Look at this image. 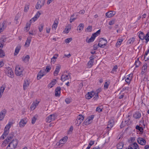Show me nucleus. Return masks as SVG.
I'll use <instances>...</instances> for the list:
<instances>
[{
  "instance_id": "obj_1",
  "label": "nucleus",
  "mask_w": 149,
  "mask_h": 149,
  "mask_svg": "<svg viewBox=\"0 0 149 149\" xmlns=\"http://www.w3.org/2000/svg\"><path fill=\"white\" fill-rule=\"evenodd\" d=\"M6 74L9 77L13 78L14 77V73L12 69L10 67H6L5 70Z\"/></svg>"
},
{
  "instance_id": "obj_2",
  "label": "nucleus",
  "mask_w": 149,
  "mask_h": 149,
  "mask_svg": "<svg viewBox=\"0 0 149 149\" xmlns=\"http://www.w3.org/2000/svg\"><path fill=\"white\" fill-rule=\"evenodd\" d=\"M100 30L99 29L96 32L93 33L92 35L90 38L88 40H87V39L88 38V37L87 38V39L86 40V42L88 43H90L91 42H92L94 41V39L95 38L100 34Z\"/></svg>"
},
{
  "instance_id": "obj_3",
  "label": "nucleus",
  "mask_w": 149,
  "mask_h": 149,
  "mask_svg": "<svg viewBox=\"0 0 149 149\" xmlns=\"http://www.w3.org/2000/svg\"><path fill=\"white\" fill-rule=\"evenodd\" d=\"M23 71V68H21L20 66L19 65H18L16 66L15 69V73L17 76H20L22 75Z\"/></svg>"
},
{
  "instance_id": "obj_4",
  "label": "nucleus",
  "mask_w": 149,
  "mask_h": 149,
  "mask_svg": "<svg viewBox=\"0 0 149 149\" xmlns=\"http://www.w3.org/2000/svg\"><path fill=\"white\" fill-rule=\"evenodd\" d=\"M107 41L103 38L100 39L99 42L98 44V46L101 48H104L107 44Z\"/></svg>"
},
{
  "instance_id": "obj_5",
  "label": "nucleus",
  "mask_w": 149,
  "mask_h": 149,
  "mask_svg": "<svg viewBox=\"0 0 149 149\" xmlns=\"http://www.w3.org/2000/svg\"><path fill=\"white\" fill-rule=\"evenodd\" d=\"M57 117L56 114H51L46 118V121L47 122L50 123L52 121L54 120Z\"/></svg>"
},
{
  "instance_id": "obj_6",
  "label": "nucleus",
  "mask_w": 149,
  "mask_h": 149,
  "mask_svg": "<svg viewBox=\"0 0 149 149\" xmlns=\"http://www.w3.org/2000/svg\"><path fill=\"white\" fill-rule=\"evenodd\" d=\"M68 138V137L67 136L64 137L60 140L57 143L56 145L58 146H62L67 141Z\"/></svg>"
},
{
  "instance_id": "obj_7",
  "label": "nucleus",
  "mask_w": 149,
  "mask_h": 149,
  "mask_svg": "<svg viewBox=\"0 0 149 149\" xmlns=\"http://www.w3.org/2000/svg\"><path fill=\"white\" fill-rule=\"evenodd\" d=\"M45 3V0H39L36 6V8L37 9H40L44 6Z\"/></svg>"
},
{
  "instance_id": "obj_8",
  "label": "nucleus",
  "mask_w": 149,
  "mask_h": 149,
  "mask_svg": "<svg viewBox=\"0 0 149 149\" xmlns=\"http://www.w3.org/2000/svg\"><path fill=\"white\" fill-rule=\"evenodd\" d=\"M70 74L69 73L64 74L62 75L61 77V80L63 81L70 79Z\"/></svg>"
},
{
  "instance_id": "obj_9",
  "label": "nucleus",
  "mask_w": 149,
  "mask_h": 149,
  "mask_svg": "<svg viewBox=\"0 0 149 149\" xmlns=\"http://www.w3.org/2000/svg\"><path fill=\"white\" fill-rule=\"evenodd\" d=\"M18 143V140L16 139H14L10 142L9 144L15 149L17 147Z\"/></svg>"
},
{
  "instance_id": "obj_10",
  "label": "nucleus",
  "mask_w": 149,
  "mask_h": 149,
  "mask_svg": "<svg viewBox=\"0 0 149 149\" xmlns=\"http://www.w3.org/2000/svg\"><path fill=\"white\" fill-rule=\"evenodd\" d=\"M18 143V140L16 139H14L10 142L9 144L15 149L17 147Z\"/></svg>"
},
{
  "instance_id": "obj_11",
  "label": "nucleus",
  "mask_w": 149,
  "mask_h": 149,
  "mask_svg": "<svg viewBox=\"0 0 149 149\" xmlns=\"http://www.w3.org/2000/svg\"><path fill=\"white\" fill-rule=\"evenodd\" d=\"M94 118V115H92L91 117H88L84 122V124L86 125H88L91 123Z\"/></svg>"
},
{
  "instance_id": "obj_12",
  "label": "nucleus",
  "mask_w": 149,
  "mask_h": 149,
  "mask_svg": "<svg viewBox=\"0 0 149 149\" xmlns=\"http://www.w3.org/2000/svg\"><path fill=\"white\" fill-rule=\"evenodd\" d=\"M95 94V92L92 91L91 92H88L85 95V97L88 100L90 99L93 97Z\"/></svg>"
},
{
  "instance_id": "obj_13",
  "label": "nucleus",
  "mask_w": 149,
  "mask_h": 149,
  "mask_svg": "<svg viewBox=\"0 0 149 149\" xmlns=\"http://www.w3.org/2000/svg\"><path fill=\"white\" fill-rule=\"evenodd\" d=\"M41 13L39 12H38L36 14L34 17L30 20V23H31L32 22H34L35 21H36L37 19L39 17Z\"/></svg>"
},
{
  "instance_id": "obj_14",
  "label": "nucleus",
  "mask_w": 149,
  "mask_h": 149,
  "mask_svg": "<svg viewBox=\"0 0 149 149\" xmlns=\"http://www.w3.org/2000/svg\"><path fill=\"white\" fill-rule=\"evenodd\" d=\"M27 120L26 119H22L21 120L19 123V125L20 127H24L26 124Z\"/></svg>"
},
{
  "instance_id": "obj_15",
  "label": "nucleus",
  "mask_w": 149,
  "mask_h": 149,
  "mask_svg": "<svg viewBox=\"0 0 149 149\" xmlns=\"http://www.w3.org/2000/svg\"><path fill=\"white\" fill-rule=\"evenodd\" d=\"M116 14V12L113 11H110L107 13L106 15L107 17L109 18L113 17Z\"/></svg>"
},
{
  "instance_id": "obj_16",
  "label": "nucleus",
  "mask_w": 149,
  "mask_h": 149,
  "mask_svg": "<svg viewBox=\"0 0 149 149\" xmlns=\"http://www.w3.org/2000/svg\"><path fill=\"white\" fill-rule=\"evenodd\" d=\"M137 141L138 143L142 145H145L146 143V141L143 138L139 137Z\"/></svg>"
},
{
  "instance_id": "obj_17",
  "label": "nucleus",
  "mask_w": 149,
  "mask_h": 149,
  "mask_svg": "<svg viewBox=\"0 0 149 149\" xmlns=\"http://www.w3.org/2000/svg\"><path fill=\"white\" fill-rule=\"evenodd\" d=\"M14 137V133L13 132L10 133L6 139L9 142L12 141L13 138Z\"/></svg>"
},
{
  "instance_id": "obj_18",
  "label": "nucleus",
  "mask_w": 149,
  "mask_h": 149,
  "mask_svg": "<svg viewBox=\"0 0 149 149\" xmlns=\"http://www.w3.org/2000/svg\"><path fill=\"white\" fill-rule=\"evenodd\" d=\"M6 113V111L4 109L1 111L0 113V121L2 120L4 118Z\"/></svg>"
},
{
  "instance_id": "obj_19",
  "label": "nucleus",
  "mask_w": 149,
  "mask_h": 149,
  "mask_svg": "<svg viewBox=\"0 0 149 149\" xmlns=\"http://www.w3.org/2000/svg\"><path fill=\"white\" fill-rule=\"evenodd\" d=\"M39 103V102L37 101H36L35 102H34L32 104L30 108L31 110H34L36 106H37Z\"/></svg>"
},
{
  "instance_id": "obj_20",
  "label": "nucleus",
  "mask_w": 149,
  "mask_h": 149,
  "mask_svg": "<svg viewBox=\"0 0 149 149\" xmlns=\"http://www.w3.org/2000/svg\"><path fill=\"white\" fill-rule=\"evenodd\" d=\"M61 88L60 87H57L55 90V95L56 97L59 96L61 93Z\"/></svg>"
},
{
  "instance_id": "obj_21",
  "label": "nucleus",
  "mask_w": 149,
  "mask_h": 149,
  "mask_svg": "<svg viewBox=\"0 0 149 149\" xmlns=\"http://www.w3.org/2000/svg\"><path fill=\"white\" fill-rule=\"evenodd\" d=\"M29 83L27 80H25L24 81L23 84V88L24 90H26L29 86Z\"/></svg>"
},
{
  "instance_id": "obj_22",
  "label": "nucleus",
  "mask_w": 149,
  "mask_h": 149,
  "mask_svg": "<svg viewBox=\"0 0 149 149\" xmlns=\"http://www.w3.org/2000/svg\"><path fill=\"white\" fill-rule=\"evenodd\" d=\"M60 68L61 67L60 65H58L56 66L54 73V76H57L58 74V73L59 72Z\"/></svg>"
},
{
  "instance_id": "obj_23",
  "label": "nucleus",
  "mask_w": 149,
  "mask_h": 149,
  "mask_svg": "<svg viewBox=\"0 0 149 149\" xmlns=\"http://www.w3.org/2000/svg\"><path fill=\"white\" fill-rule=\"evenodd\" d=\"M132 75L130 74L126 77L125 81L128 84H129L132 79Z\"/></svg>"
},
{
  "instance_id": "obj_24",
  "label": "nucleus",
  "mask_w": 149,
  "mask_h": 149,
  "mask_svg": "<svg viewBox=\"0 0 149 149\" xmlns=\"http://www.w3.org/2000/svg\"><path fill=\"white\" fill-rule=\"evenodd\" d=\"M149 59V49L146 51L144 57V59L145 61H147Z\"/></svg>"
},
{
  "instance_id": "obj_25",
  "label": "nucleus",
  "mask_w": 149,
  "mask_h": 149,
  "mask_svg": "<svg viewBox=\"0 0 149 149\" xmlns=\"http://www.w3.org/2000/svg\"><path fill=\"white\" fill-rule=\"evenodd\" d=\"M84 119V117L83 116L81 115H79L77 119V120L78 119L79 120V122H78V123H77L78 125H79L81 124L82 121Z\"/></svg>"
},
{
  "instance_id": "obj_26",
  "label": "nucleus",
  "mask_w": 149,
  "mask_h": 149,
  "mask_svg": "<svg viewBox=\"0 0 149 149\" xmlns=\"http://www.w3.org/2000/svg\"><path fill=\"white\" fill-rule=\"evenodd\" d=\"M3 47L2 44L0 43V57H3L5 56V54L2 50Z\"/></svg>"
},
{
  "instance_id": "obj_27",
  "label": "nucleus",
  "mask_w": 149,
  "mask_h": 149,
  "mask_svg": "<svg viewBox=\"0 0 149 149\" xmlns=\"http://www.w3.org/2000/svg\"><path fill=\"white\" fill-rule=\"evenodd\" d=\"M31 37H30L27 38L26 43H25V44L24 45L26 47H28L29 46L31 41Z\"/></svg>"
},
{
  "instance_id": "obj_28",
  "label": "nucleus",
  "mask_w": 149,
  "mask_h": 149,
  "mask_svg": "<svg viewBox=\"0 0 149 149\" xmlns=\"http://www.w3.org/2000/svg\"><path fill=\"white\" fill-rule=\"evenodd\" d=\"M56 81L55 79H53L52 82L50 83L48 85V87L50 88L52 87L56 83Z\"/></svg>"
},
{
  "instance_id": "obj_29",
  "label": "nucleus",
  "mask_w": 149,
  "mask_h": 149,
  "mask_svg": "<svg viewBox=\"0 0 149 149\" xmlns=\"http://www.w3.org/2000/svg\"><path fill=\"white\" fill-rule=\"evenodd\" d=\"M130 146L132 147L133 149H140L138 144L135 142L131 144Z\"/></svg>"
},
{
  "instance_id": "obj_30",
  "label": "nucleus",
  "mask_w": 149,
  "mask_h": 149,
  "mask_svg": "<svg viewBox=\"0 0 149 149\" xmlns=\"http://www.w3.org/2000/svg\"><path fill=\"white\" fill-rule=\"evenodd\" d=\"M30 57L29 55H26L25 56H23L22 58V61L24 62H27L29 61Z\"/></svg>"
},
{
  "instance_id": "obj_31",
  "label": "nucleus",
  "mask_w": 149,
  "mask_h": 149,
  "mask_svg": "<svg viewBox=\"0 0 149 149\" xmlns=\"http://www.w3.org/2000/svg\"><path fill=\"white\" fill-rule=\"evenodd\" d=\"M71 27V25L68 24L66 26L64 31L66 33H68L70 31Z\"/></svg>"
},
{
  "instance_id": "obj_32",
  "label": "nucleus",
  "mask_w": 149,
  "mask_h": 149,
  "mask_svg": "<svg viewBox=\"0 0 149 149\" xmlns=\"http://www.w3.org/2000/svg\"><path fill=\"white\" fill-rule=\"evenodd\" d=\"M5 88V87L3 85L0 88V98L3 95Z\"/></svg>"
},
{
  "instance_id": "obj_33",
  "label": "nucleus",
  "mask_w": 149,
  "mask_h": 149,
  "mask_svg": "<svg viewBox=\"0 0 149 149\" xmlns=\"http://www.w3.org/2000/svg\"><path fill=\"white\" fill-rule=\"evenodd\" d=\"M9 130L4 129V132L1 136L3 139L8 134L9 132Z\"/></svg>"
},
{
  "instance_id": "obj_34",
  "label": "nucleus",
  "mask_w": 149,
  "mask_h": 149,
  "mask_svg": "<svg viewBox=\"0 0 149 149\" xmlns=\"http://www.w3.org/2000/svg\"><path fill=\"white\" fill-rule=\"evenodd\" d=\"M114 122L112 120H110L108 122L107 128H111L112 127L113 125Z\"/></svg>"
},
{
  "instance_id": "obj_35",
  "label": "nucleus",
  "mask_w": 149,
  "mask_h": 149,
  "mask_svg": "<svg viewBox=\"0 0 149 149\" xmlns=\"http://www.w3.org/2000/svg\"><path fill=\"white\" fill-rule=\"evenodd\" d=\"M20 49V46H17L15 48V50L14 55H17L19 53Z\"/></svg>"
},
{
  "instance_id": "obj_36",
  "label": "nucleus",
  "mask_w": 149,
  "mask_h": 149,
  "mask_svg": "<svg viewBox=\"0 0 149 149\" xmlns=\"http://www.w3.org/2000/svg\"><path fill=\"white\" fill-rule=\"evenodd\" d=\"M44 75L43 73L41 72V71H40L38 73L37 76V79L38 80L40 79Z\"/></svg>"
},
{
  "instance_id": "obj_37",
  "label": "nucleus",
  "mask_w": 149,
  "mask_h": 149,
  "mask_svg": "<svg viewBox=\"0 0 149 149\" xmlns=\"http://www.w3.org/2000/svg\"><path fill=\"white\" fill-rule=\"evenodd\" d=\"M141 114L139 112H136L134 115V117L136 119H138L141 117Z\"/></svg>"
},
{
  "instance_id": "obj_38",
  "label": "nucleus",
  "mask_w": 149,
  "mask_h": 149,
  "mask_svg": "<svg viewBox=\"0 0 149 149\" xmlns=\"http://www.w3.org/2000/svg\"><path fill=\"white\" fill-rule=\"evenodd\" d=\"M13 124L12 122H9L8 123L6 126L5 129H6L7 130H9L10 127H11Z\"/></svg>"
},
{
  "instance_id": "obj_39",
  "label": "nucleus",
  "mask_w": 149,
  "mask_h": 149,
  "mask_svg": "<svg viewBox=\"0 0 149 149\" xmlns=\"http://www.w3.org/2000/svg\"><path fill=\"white\" fill-rule=\"evenodd\" d=\"M123 41V40L122 39H118L117 43L116 44V46L117 47H119Z\"/></svg>"
},
{
  "instance_id": "obj_40",
  "label": "nucleus",
  "mask_w": 149,
  "mask_h": 149,
  "mask_svg": "<svg viewBox=\"0 0 149 149\" xmlns=\"http://www.w3.org/2000/svg\"><path fill=\"white\" fill-rule=\"evenodd\" d=\"M141 64V62L139 60V58H137L135 61V65L136 67H139Z\"/></svg>"
},
{
  "instance_id": "obj_41",
  "label": "nucleus",
  "mask_w": 149,
  "mask_h": 149,
  "mask_svg": "<svg viewBox=\"0 0 149 149\" xmlns=\"http://www.w3.org/2000/svg\"><path fill=\"white\" fill-rule=\"evenodd\" d=\"M94 61H89L87 64V66L88 68H90L93 65Z\"/></svg>"
},
{
  "instance_id": "obj_42",
  "label": "nucleus",
  "mask_w": 149,
  "mask_h": 149,
  "mask_svg": "<svg viewBox=\"0 0 149 149\" xmlns=\"http://www.w3.org/2000/svg\"><path fill=\"white\" fill-rule=\"evenodd\" d=\"M139 36L141 39L143 40L144 38V34L143 32H141L139 34Z\"/></svg>"
},
{
  "instance_id": "obj_43",
  "label": "nucleus",
  "mask_w": 149,
  "mask_h": 149,
  "mask_svg": "<svg viewBox=\"0 0 149 149\" xmlns=\"http://www.w3.org/2000/svg\"><path fill=\"white\" fill-rule=\"evenodd\" d=\"M123 146V144L122 143H119L117 145L118 149H122Z\"/></svg>"
},
{
  "instance_id": "obj_44",
  "label": "nucleus",
  "mask_w": 149,
  "mask_h": 149,
  "mask_svg": "<svg viewBox=\"0 0 149 149\" xmlns=\"http://www.w3.org/2000/svg\"><path fill=\"white\" fill-rule=\"evenodd\" d=\"M30 24L29 23H27L26 24V26L25 27L24 30V31L26 30V31H28L30 29Z\"/></svg>"
},
{
  "instance_id": "obj_45",
  "label": "nucleus",
  "mask_w": 149,
  "mask_h": 149,
  "mask_svg": "<svg viewBox=\"0 0 149 149\" xmlns=\"http://www.w3.org/2000/svg\"><path fill=\"white\" fill-rule=\"evenodd\" d=\"M148 65L147 63H145L143 65L142 67V70L144 71H147Z\"/></svg>"
},
{
  "instance_id": "obj_46",
  "label": "nucleus",
  "mask_w": 149,
  "mask_h": 149,
  "mask_svg": "<svg viewBox=\"0 0 149 149\" xmlns=\"http://www.w3.org/2000/svg\"><path fill=\"white\" fill-rule=\"evenodd\" d=\"M144 38L146 40V43H147L149 40V32L145 36H144Z\"/></svg>"
},
{
  "instance_id": "obj_47",
  "label": "nucleus",
  "mask_w": 149,
  "mask_h": 149,
  "mask_svg": "<svg viewBox=\"0 0 149 149\" xmlns=\"http://www.w3.org/2000/svg\"><path fill=\"white\" fill-rule=\"evenodd\" d=\"M84 28V24H80L78 26L77 30L81 31Z\"/></svg>"
},
{
  "instance_id": "obj_48",
  "label": "nucleus",
  "mask_w": 149,
  "mask_h": 149,
  "mask_svg": "<svg viewBox=\"0 0 149 149\" xmlns=\"http://www.w3.org/2000/svg\"><path fill=\"white\" fill-rule=\"evenodd\" d=\"M9 142H8V141H7L6 139L5 140L3 143H2L1 145V146L2 147H5L9 143Z\"/></svg>"
},
{
  "instance_id": "obj_49",
  "label": "nucleus",
  "mask_w": 149,
  "mask_h": 149,
  "mask_svg": "<svg viewBox=\"0 0 149 149\" xmlns=\"http://www.w3.org/2000/svg\"><path fill=\"white\" fill-rule=\"evenodd\" d=\"M110 82L109 81H107L105 82L104 85V88L105 89H107L108 88Z\"/></svg>"
},
{
  "instance_id": "obj_50",
  "label": "nucleus",
  "mask_w": 149,
  "mask_h": 149,
  "mask_svg": "<svg viewBox=\"0 0 149 149\" xmlns=\"http://www.w3.org/2000/svg\"><path fill=\"white\" fill-rule=\"evenodd\" d=\"M130 116H128L127 117L126 119H125V121H124V123H126L127 124V125H129V121L130 120Z\"/></svg>"
},
{
  "instance_id": "obj_51",
  "label": "nucleus",
  "mask_w": 149,
  "mask_h": 149,
  "mask_svg": "<svg viewBox=\"0 0 149 149\" xmlns=\"http://www.w3.org/2000/svg\"><path fill=\"white\" fill-rule=\"evenodd\" d=\"M58 24V23H56L55 22H54L52 26V29L55 30Z\"/></svg>"
},
{
  "instance_id": "obj_52",
  "label": "nucleus",
  "mask_w": 149,
  "mask_h": 149,
  "mask_svg": "<svg viewBox=\"0 0 149 149\" xmlns=\"http://www.w3.org/2000/svg\"><path fill=\"white\" fill-rule=\"evenodd\" d=\"M134 38H132L130 39L127 41V42L130 44H132L134 41Z\"/></svg>"
},
{
  "instance_id": "obj_53",
  "label": "nucleus",
  "mask_w": 149,
  "mask_h": 149,
  "mask_svg": "<svg viewBox=\"0 0 149 149\" xmlns=\"http://www.w3.org/2000/svg\"><path fill=\"white\" fill-rule=\"evenodd\" d=\"M29 5L28 4L26 5L24 7V11L25 12H27L29 10Z\"/></svg>"
},
{
  "instance_id": "obj_54",
  "label": "nucleus",
  "mask_w": 149,
  "mask_h": 149,
  "mask_svg": "<svg viewBox=\"0 0 149 149\" xmlns=\"http://www.w3.org/2000/svg\"><path fill=\"white\" fill-rule=\"evenodd\" d=\"M117 66L116 65H115L113 68L112 70L111 71V73H115L116 71V70L117 69Z\"/></svg>"
},
{
  "instance_id": "obj_55",
  "label": "nucleus",
  "mask_w": 149,
  "mask_h": 149,
  "mask_svg": "<svg viewBox=\"0 0 149 149\" xmlns=\"http://www.w3.org/2000/svg\"><path fill=\"white\" fill-rule=\"evenodd\" d=\"M136 128L138 130H139L141 132H142L143 130V128L139 126L138 125H137L136 127Z\"/></svg>"
},
{
  "instance_id": "obj_56",
  "label": "nucleus",
  "mask_w": 149,
  "mask_h": 149,
  "mask_svg": "<svg viewBox=\"0 0 149 149\" xmlns=\"http://www.w3.org/2000/svg\"><path fill=\"white\" fill-rule=\"evenodd\" d=\"M72 40V38H69L66 39L65 40V42L66 43H69Z\"/></svg>"
},
{
  "instance_id": "obj_57",
  "label": "nucleus",
  "mask_w": 149,
  "mask_h": 149,
  "mask_svg": "<svg viewBox=\"0 0 149 149\" xmlns=\"http://www.w3.org/2000/svg\"><path fill=\"white\" fill-rule=\"evenodd\" d=\"M65 101L67 104H69L71 101V99L69 98H66L65 100Z\"/></svg>"
},
{
  "instance_id": "obj_58",
  "label": "nucleus",
  "mask_w": 149,
  "mask_h": 149,
  "mask_svg": "<svg viewBox=\"0 0 149 149\" xmlns=\"http://www.w3.org/2000/svg\"><path fill=\"white\" fill-rule=\"evenodd\" d=\"M115 20L113 19L109 21V25H112L115 22Z\"/></svg>"
},
{
  "instance_id": "obj_59",
  "label": "nucleus",
  "mask_w": 149,
  "mask_h": 149,
  "mask_svg": "<svg viewBox=\"0 0 149 149\" xmlns=\"http://www.w3.org/2000/svg\"><path fill=\"white\" fill-rule=\"evenodd\" d=\"M94 96H95L93 98V99L94 100H96L98 99L99 97L97 93H95V94Z\"/></svg>"
},
{
  "instance_id": "obj_60",
  "label": "nucleus",
  "mask_w": 149,
  "mask_h": 149,
  "mask_svg": "<svg viewBox=\"0 0 149 149\" xmlns=\"http://www.w3.org/2000/svg\"><path fill=\"white\" fill-rule=\"evenodd\" d=\"M4 23H2L0 26V32L2 31L3 29Z\"/></svg>"
},
{
  "instance_id": "obj_61",
  "label": "nucleus",
  "mask_w": 149,
  "mask_h": 149,
  "mask_svg": "<svg viewBox=\"0 0 149 149\" xmlns=\"http://www.w3.org/2000/svg\"><path fill=\"white\" fill-rule=\"evenodd\" d=\"M43 25L42 24H40L39 27V29L40 32H41L43 29Z\"/></svg>"
},
{
  "instance_id": "obj_62",
  "label": "nucleus",
  "mask_w": 149,
  "mask_h": 149,
  "mask_svg": "<svg viewBox=\"0 0 149 149\" xmlns=\"http://www.w3.org/2000/svg\"><path fill=\"white\" fill-rule=\"evenodd\" d=\"M36 118L35 117H33L32 119V120H31V123L32 124H34L36 120Z\"/></svg>"
},
{
  "instance_id": "obj_63",
  "label": "nucleus",
  "mask_w": 149,
  "mask_h": 149,
  "mask_svg": "<svg viewBox=\"0 0 149 149\" xmlns=\"http://www.w3.org/2000/svg\"><path fill=\"white\" fill-rule=\"evenodd\" d=\"M6 149H15L14 148H13V146H11L9 144L7 146Z\"/></svg>"
},
{
  "instance_id": "obj_64",
  "label": "nucleus",
  "mask_w": 149,
  "mask_h": 149,
  "mask_svg": "<svg viewBox=\"0 0 149 149\" xmlns=\"http://www.w3.org/2000/svg\"><path fill=\"white\" fill-rule=\"evenodd\" d=\"M92 27L91 26H88L86 29V30L88 31H92Z\"/></svg>"
}]
</instances>
